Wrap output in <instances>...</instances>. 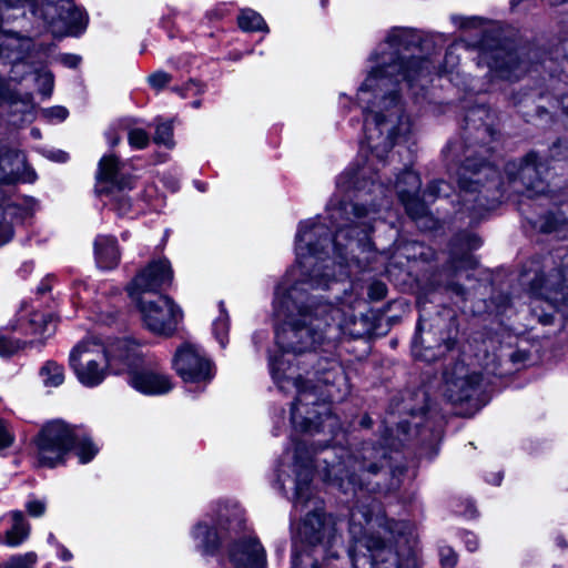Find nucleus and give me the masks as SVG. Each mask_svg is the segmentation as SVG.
<instances>
[{
  "label": "nucleus",
  "mask_w": 568,
  "mask_h": 568,
  "mask_svg": "<svg viewBox=\"0 0 568 568\" xmlns=\"http://www.w3.org/2000/svg\"><path fill=\"white\" fill-rule=\"evenodd\" d=\"M365 116L361 142L363 164L338 175L336 189L356 193V201L331 200L327 216L302 221L295 236L296 265L277 285L274 312L283 323L275 329V342L283 353L304 354L324 346L335 347L344 337L372 334L367 315L354 312L362 303L353 288L343 283L352 263H362L356 252L373 251L371 233L388 205L390 186L377 183V172L386 164L394 144L406 140L413 124L404 109H362ZM352 287L351 284H347Z\"/></svg>",
  "instance_id": "nucleus-1"
},
{
  "label": "nucleus",
  "mask_w": 568,
  "mask_h": 568,
  "mask_svg": "<svg viewBox=\"0 0 568 568\" xmlns=\"http://www.w3.org/2000/svg\"><path fill=\"white\" fill-rule=\"evenodd\" d=\"M393 429L386 428L383 439L388 446H376L373 442H364L351 453L339 448L322 449V457H315L317 448L307 438L293 440V449H286L276 468L278 489L287 494L292 490L294 506L313 505L302 520L298 529L300 540L293 544L292 552L312 554L325 560H338L343 551L342 537L337 529L336 518L327 514L322 501L314 499L311 491L314 468L322 479L336 486L344 494L355 498L352 509L359 504L369 505L375 500L372 493H390L402 485L406 468L392 465L390 449H397L403 439L389 443Z\"/></svg>",
  "instance_id": "nucleus-2"
},
{
  "label": "nucleus",
  "mask_w": 568,
  "mask_h": 568,
  "mask_svg": "<svg viewBox=\"0 0 568 568\" xmlns=\"http://www.w3.org/2000/svg\"><path fill=\"white\" fill-rule=\"evenodd\" d=\"M488 120L486 106L468 110L464 119L463 141L447 145L454 159L463 152L464 160L457 172L458 211L467 213L470 222L483 219L503 197L499 171L488 162L493 150L490 144L495 141V131Z\"/></svg>",
  "instance_id": "nucleus-3"
},
{
  "label": "nucleus",
  "mask_w": 568,
  "mask_h": 568,
  "mask_svg": "<svg viewBox=\"0 0 568 568\" xmlns=\"http://www.w3.org/2000/svg\"><path fill=\"white\" fill-rule=\"evenodd\" d=\"M283 358L271 357L270 368L272 378L281 390L290 386L297 392L291 408V422L295 429L304 433H324L329 439L341 429L339 420L331 412L327 402H339L349 394V384L343 366L331 357L317 358L313 365L312 377L304 379L300 374H286ZM292 365H288V369Z\"/></svg>",
  "instance_id": "nucleus-4"
},
{
  "label": "nucleus",
  "mask_w": 568,
  "mask_h": 568,
  "mask_svg": "<svg viewBox=\"0 0 568 568\" xmlns=\"http://www.w3.org/2000/svg\"><path fill=\"white\" fill-rule=\"evenodd\" d=\"M349 535L353 568H417L410 523L387 518L375 500L351 510Z\"/></svg>",
  "instance_id": "nucleus-5"
},
{
  "label": "nucleus",
  "mask_w": 568,
  "mask_h": 568,
  "mask_svg": "<svg viewBox=\"0 0 568 568\" xmlns=\"http://www.w3.org/2000/svg\"><path fill=\"white\" fill-rule=\"evenodd\" d=\"M139 356V344L130 338L116 341L109 349L99 343L82 341L72 348L69 365L83 386L95 387L104 381L109 367L123 361L131 365V358Z\"/></svg>",
  "instance_id": "nucleus-6"
},
{
  "label": "nucleus",
  "mask_w": 568,
  "mask_h": 568,
  "mask_svg": "<svg viewBox=\"0 0 568 568\" xmlns=\"http://www.w3.org/2000/svg\"><path fill=\"white\" fill-rule=\"evenodd\" d=\"M244 528V509L235 503H219L190 530L194 550L202 557H221L234 534Z\"/></svg>",
  "instance_id": "nucleus-7"
},
{
  "label": "nucleus",
  "mask_w": 568,
  "mask_h": 568,
  "mask_svg": "<svg viewBox=\"0 0 568 568\" xmlns=\"http://www.w3.org/2000/svg\"><path fill=\"white\" fill-rule=\"evenodd\" d=\"M34 444L39 464L50 468L63 463L70 449H74L81 464H88L99 453V447L83 427L61 420L45 424Z\"/></svg>",
  "instance_id": "nucleus-8"
},
{
  "label": "nucleus",
  "mask_w": 568,
  "mask_h": 568,
  "mask_svg": "<svg viewBox=\"0 0 568 568\" xmlns=\"http://www.w3.org/2000/svg\"><path fill=\"white\" fill-rule=\"evenodd\" d=\"M394 187L407 214L423 229H433L436 225V221L429 215L427 201L448 196L452 190L450 185L443 180L433 181L424 192L425 199L422 200L418 195L420 189L419 175L409 169H405L397 176Z\"/></svg>",
  "instance_id": "nucleus-9"
},
{
  "label": "nucleus",
  "mask_w": 568,
  "mask_h": 568,
  "mask_svg": "<svg viewBox=\"0 0 568 568\" xmlns=\"http://www.w3.org/2000/svg\"><path fill=\"white\" fill-rule=\"evenodd\" d=\"M530 286L556 310L568 308V248L558 247L544 257Z\"/></svg>",
  "instance_id": "nucleus-10"
},
{
  "label": "nucleus",
  "mask_w": 568,
  "mask_h": 568,
  "mask_svg": "<svg viewBox=\"0 0 568 568\" xmlns=\"http://www.w3.org/2000/svg\"><path fill=\"white\" fill-rule=\"evenodd\" d=\"M217 564L220 568H266L265 549L250 532L245 518L244 528L232 536Z\"/></svg>",
  "instance_id": "nucleus-11"
},
{
  "label": "nucleus",
  "mask_w": 568,
  "mask_h": 568,
  "mask_svg": "<svg viewBox=\"0 0 568 568\" xmlns=\"http://www.w3.org/2000/svg\"><path fill=\"white\" fill-rule=\"evenodd\" d=\"M135 304L144 326L156 335L172 336L183 317L182 310L168 295H160L156 300L138 298Z\"/></svg>",
  "instance_id": "nucleus-12"
},
{
  "label": "nucleus",
  "mask_w": 568,
  "mask_h": 568,
  "mask_svg": "<svg viewBox=\"0 0 568 568\" xmlns=\"http://www.w3.org/2000/svg\"><path fill=\"white\" fill-rule=\"evenodd\" d=\"M173 367L185 383L191 384H207L215 375L213 362L202 348L191 343H184L176 349Z\"/></svg>",
  "instance_id": "nucleus-13"
},
{
  "label": "nucleus",
  "mask_w": 568,
  "mask_h": 568,
  "mask_svg": "<svg viewBox=\"0 0 568 568\" xmlns=\"http://www.w3.org/2000/svg\"><path fill=\"white\" fill-rule=\"evenodd\" d=\"M140 356L132 359L131 365L123 361V365L129 369V384L138 392L145 395H164L173 388L170 377L160 371L156 366L144 364L142 352L139 347Z\"/></svg>",
  "instance_id": "nucleus-14"
},
{
  "label": "nucleus",
  "mask_w": 568,
  "mask_h": 568,
  "mask_svg": "<svg viewBox=\"0 0 568 568\" xmlns=\"http://www.w3.org/2000/svg\"><path fill=\"white\" fill-rule=\"evenodd\" d=\"M173 271L168 258L151 261L128 285L129 296L136 302L144 293H156L171 285Z\"/></svg>",
  "instance_id": "nucleus-15"
},
{
  "label": "nucleus",
  "mask_w": 568,
  "mask_h": 568,
  "mask_svg": "<svg viewBox=\"0 0 568 568\" xmlns=\"http://www.w3.org/2000/svg\"><path fill=\"white\" fill-rule=\"evenodd\" d=\"M478 64H485L491 77L508 81L519 79L528 70L526 62L519 59L517 52L504 47L480 50Z\"/></svg>",
  "instance_id": "nucleus-16"
},
{
  "label": "nucleus",
  "mask_w": 568,
  "mask_h": 568,
  "mask_svg": "<svg viewBox=\"0 0 568 568\" xmlns=\"http://www.w3.org/2000/svg\"><path fill=\"white\" fill-rule=\"evenodd\" d=\"M516 164L509 163L507 165V174L510 181L516 182L519 180L525 186L524 195L528 199L534 196L544 195L548 190V184L545 183L541 178V173L546 169V165L540 161L539 156L531 152L520 163L517 174L515 175L514 169Z\"/></svg>",
  "instance_id": "nucleus-17"
},
{
  "label": "nucleus",
  "mask_w": 568,
  "mask_h": 568,
  "mask_svg": "<svg viewBox=\"0 0 568 568\" xmlns=\"http://www.w3.org/2000/svg\"><path fill=\"white\" fill-rule=\"evenodd\" d=\"M481 375L469 373L464 364H456L452 373L445 374V394L454 403L474 399L480 394Z\"/></svg>",
  "instance_id": "nucleus-18"
},
{
  "label": "nucleus",
  "mask_w": 568,
  "mask_h": 568,
  "mask_svg": "<svg viewBox=\"0 0 568 568\" xmlns=\"http://www.w3.org/2000/svg\"><path fill=\"white\" fill-rule=\"evenodd\" d=\"M54 9L57 17L65 24L68 36H78L84 31L88 18L82 9L74 6L72 0H44Z\"/></svg>",
  "instance_id": "nucleus-19"
},
{
  "label": "nucleus",
  "mask_w": 568,
  "mask_h": 568,
  "mask_svg": "<svg viewBox=\"0 0 568 568\" xmlns=\"http://www.w3.org/2000/svg\"><path fill=\"white\" fill-rule=\"evenodd\" d=\"M133 189V180H128L125 183H113L111 186L97 187L100 196L108 199L105 204H109L112 210L116 211L119 215H125L131 211V199L126 195L125 191Z\"/></svg>",
  "instance_id": "nucleus-20"
},
{
  "label": "nucleus",
  "mask_w": 568,
  "mask_h": 568,
  "mask_svg": "<svg viewBox=\"0 0 568 568\" xmlns=\"http://www.w3.org/2000/svg\"><path fill=\"white\" fill-rule=\"evenodd\" d=\"M94 256L102 270H112L120 262V250L114 236L98 235L94 240Z\"/></svg>",
  "instance_id": "nucleus-21"
},
{
  "label": "nucleus",
  "mask_w": 568,
  "mask_h": 568,
  "mask_svg": "<svg viewBox=\"0 0 568 568\" xmlns=\"http://www.w3.org/2000/svg\"><path fill=\"white\" fill-rule=\"evenodd\" d=\"M98 185L105 183V186H111L113 183H125L132 180L121 173V163L115 155H104L99 161L97 172Z\"/></svg>",
  "instance_id": "nucleus-22"
},
{
  "label": "nucleus",
  "mask_w": 568,
  "mask_h": 568,
  "mask_svg": "<svg viewBox=\"0 0 568 568\" xmlns=\"http://www.w3.org/2000/svg\"><path fill=\"white\" fill-rule=\"evenodd\" d=\"M423 331L422 321L419 320L416 327V334L413 338L412 343V352L416 358L422 361L432 362L435 361L438 356L443 355L444 352L449 351L454 347L455 342L450 338H442V343L437 345V352L432 351V346L423 349V343L420 332Z\"/></svg>",
  "instance_id": "nucleus-23"
},
{
  "label": "nucleus",
  "mask_w": 568,
  "mask_h": 568,
  "mask_svg": "<svg viewBox=\"0 0 568 568\" xmlns=\"http://www.w3.org/2000/svg\"><path fill=\"white\" fill-rule=\"evenodd\" d=\"M12 525L4 534L3 544L8 547H19L30 535V525L26 520L21 510H12L9 513Z\"/></svg>",
  "instance_id": "nucleus-24"
},
{
  "label": "nucleus",
  "mask_w": 568,
  "mask_h": 568,
  "mask_svg": "<svg viewBox=\"0 0 568 568\" xmlns=\"http://www.w3.org/2000/svg\"><path fill=\"white\" fill-rule=\"evenodd\" d=\"M26 333L32 335H39L43 338H48L54 334L57 323L53 317L49 314L33 313L31 314Z\"/></svg>",
  "instance_id": "nucleus-25"
},
{
  "label": "nucleus",
  "mask_w": 568,
  "mask_h": 568,
  "mask_svg": "<svg viewBox=\"0 0 568 568\" xmlns=\"http://www.w3.org/2000/svg\"><path fill=\"white\" fill-rule=\"evenodd\" d=\"M219 316L213 321L212 331L216 341L220 343L222 348H225L229 342V329H230V316L225 308L224 302L219 303Z\"/></svg>",
  "instance_id": "nucleus-26"
},
{
  "label": "nucleus",
  "mask_w": 568,
  "mask_h": 568,
  "mask_svg": "<svg viewBox=\"0 0 568 568\" xmlns=\"http://www.w3.org/2000/svg\"><path fill=\"white\" fill-rule=\"evenodd\" d=\"M237 23L243 31H268L263 17L252 9H243L237 18Z\"/></svg>",
  "instance_id": "nucleus-27"
},
{
  "label": "nucleus",
  "mask_w": 568,
  "mask_h": 568,
  "mask_svg": "<svg viewBox=\"0 0 568 568\" xmlns=\"http://www.w3.org/2000/svg\"><path fill=\"white\" fill-rule=\"evenodd\" d=\"M335 560H325L312 554L292 552L291 568H335Z\"/></svg>",
  "instance_id": "nucleus-28"
},
{
  "label": "nucleus",
  "mask_w": 568,
  "mask_h": 568,
  "mask_svg": "<svg viewBox=\"0 0 568 568\" xmlns=\"http://www.w3.org/2000/svg\"><path fill=\"white\" fill-rule=\"evenodd\" d=\"M43 384L47 387H58L64 382V368L54 361H48L40 369Z\"/></svg>",
  "instance_id": "nucleus-29"
},
{
  "label": "nucleus",
  "mask_w": 568,
  "mask_h": 568,
  "mask_svg": "<svg viewBox=\"0 0 568 568\" xmlns=\"http://www.w3.org/2000/svg\"><path fill=\"white\" fill-rule=\"evenodd\" d=\"M534 227L539 229L542 233H552L560 231L566 224V219L562 217L561 213H548L544 216H539L536 220L529 219Z\"/></svg>",
  "instance_id": "nucleus-30"
},
{
  "label": "nucleus",
  "mask_w": 568,
  "mask_h": 568,
  "mask_svg": "<svg viewBox=\"0 0 568 568\" xmlns=\"http://www.w3.org/2000/svg\"><path fill=\"white\" fill-rule=\"evenodd\" d=\"M153 140L156 144H163L168 148H172L174 145L172 123L158 122Z\"/></svg>",
  "instance_id": "nucleus-31"
},
{
  "label": "nucleus",
  "mask_w": 568,
  "mask_h": 568,
  "mask_svg": "<svg viewBox=\"0 0 568 568\" xmlns=\"http://www.w3.org/2000/svg\"><path fill=\"white\" fill-rule=\"evenodd\" d=\"M37 558V554L33 551L16 555L9 558L3 568H33Z\"/></svg>",
  "instance_id": "nucleus-32"
},
{
  "label": "nucleus",
  "mask_w": 568,
  "mask_h": 568,
  "mask_svg": "<svg viewBox=\"0 0 568 568\" xmlns=\"http://www.w3.org/2000/svg\"><path fill=\"white\" fill-rule=\"evenodd\" d=\"M172 91L179 94L182 99H185L204 93L205 85L195 80H190L181 87H173Z\"/></svg>",
  "instance_id": "nucleus-33"
},
{
  "label": "nucleus",
  "mask_w": 568,
  "mask_h": 568,
  "mask_svg": "<svg viewBox=\"0 0 568 568\" xmlns=\"http://www.w3.org/2000/svg\"><path fill=\"white\" fill-rule=\"evenodd\" d=\"M37 82L40 93L49 98L53 91V74L48 70L40 71L37 74Z\"/></svg>",
  "instance_id": "nucleus-34"
},
{
  "label": "nucleus",
  "mask_w": 568,
  "mask_h": 568,
  "mask_svg": "<svg viewBox=\"0 0 568 568\" xmlns=\"http://www.w3.org/2000/svg\"><path fill=\"white\" fill-rule=\"evenodd\" d=\"M129 144L134 149H144L149 144V134L143 129H131L128 133Z\"/></svg>",
  "instance_id": "nucleus-35"
},
{
  "label": "nucleus",
  "mask_w": 568,
  "mask_h": 568,
  "mask_svg": "<svg viewBox=\"0 0 568 568\" xmlns=\"http://www.w3.org/2000/svg\"><path fill=\"white\" fill-rule=\"evenodd\" d=\"M16 440L14 433L4 419L0 418V452L13 445Z\"/></svg>",
  "instance_id": "nucleus-36"
},
{
  "label": "nucleus",
  "mask_w": 568,
  "mask_h": 568,
  "mask_svg": "<svg viewBox=\"0 0 568 568\" xmlns=\"http://www.w3.org/2000/svg\"><path fill=\"white\" fill-rule=\"evenodd\" d=\"M172 81V75L159 70L148 77V82L154 90L164 89Z\"/></svg>",
  "instance_id": "nucleus-37"
},
{
  "label": "nucleus",
  "mask_w": 568,
  "mask_h": 568,
  "mask_svg": "<svg viewBox=\"0 0 568 568\" xmlns=\"http://www.w3.org/2000/svg\"><path fill=\"white\" fill-rule=\"evenodd\" d=\"M439 561L443 568H454L457 564V554L449 546L439 548Z\"/></svg>",
  "instance_id": "nucleus-38"
},
{
  "label": "nucleus",
  "mask_w": 568,
  "mask_h": 568,
  "mask_svg": "<svg viewBox=\"0 0 568 568\" xmlns=\"http://www.w3.org/2000/svg\"><path fill=\"white\" fill-rule=\"evenodd\" d=\"M21 343L18 339L0 335V356H10L21 348Z\"/></svg>",
  "instance_id": "nucleus-39"
},
{
  "label": "nucleus",
  "mask_w": 568,
  "mask_h": 568,
  "mask_svg": "<svg viewBox=\"0 0 568 568\" xmlns=\"http://www.w3.org/2000/svg\"><path fill=\"white\" fill-rule=\"evenodd\" d=\"M387 294V287L385 283L381 281H374L368 285L367 295L373 302L383 300Z\"/></svg>",
  "instance_id": "nucleus-40"
},
{
  "label": "nucleus",
  "mask_w": 568,
  "mask_h": 568,
  "mask_svg": "<svg viewBox=\"0 0 568 568\" xmlns=\"http://www.w3.org/2000/svg\"><path fill=\"white\" fill-rule=\"evenodd\" d=\"M26 509L31 517H41L47 510V503L43 499L30 498L26 503Z\"/></svg>",
  "instance_id": "nucleus-41"
},
{
  "label": "nucleus",
  "mask_w": 568,
  "mask_h": 568,
  "mask_svg": "<svg viewBox=\"0 0 568 568\" xmlns=\"http://www.w3.org/2000/svg\"><path fill=\"white\" fill-rule=\"evenodd\" d=\"M453 22L459 28H477L483 24V19L479 17H462V16H453Z\"/></svg>",
  "instance_id": "nucleus-42"
},
{
  "label": "nucleus",
  "mask_w": 568,
  "mask_h": 568,
  "mask_svg": "<svg viewBox=\"0 0 568 568\" xmlns=\"http://www.w3.org/2000/svg\"><path fill=\"white\" fill-rule=\"evenodd\" d=\"M43 115L48 120H51V121L55 120L58 122H62L68 118L69 111L64 106L57 105V106L45 109L43 111Z\"/></svg>",
  "instance_id": "nucleus-43"
},
{
  "label": "nucleus",
  "mask_w": 568,
  "mask_h": 568,
  "mask_svg": "<svg viewBox=\"0 0 568 568\" xmlns=\"http://www.w3.org/2000/svg\"><path fill=\"white\" fill-rule=\"evenodd\" d=\"M459 58L454 53L453 48L446 51L443 72H452L458 64Z\"/></svg>",
  "instance_id": "nucleus-44"
},
{
  "label": "nucleus",
  "mask_w": 568,
  "mask_h": 568,
  "mask_svg": "<svg viewBox=\"0 0 568 568\" xmlns=\"http://www.w3.org/2000/svg\"><path fill=\"white\" fill-rule=\"evenodd\" d=\"M59 61L67 68L74 69L81 62V57L72 53H63L59 57Z\"/></svg>",
  "instance_id": "nucleus-45"
},
{
  "label": "nucleus",
  "mask_w": 568,
  "mask_h": 568,
  "mask_svg": "<svg viewBox=\"0 0 568 568\" xmlns=\"http://www.w3.org/2000/svg\"><path fill=\"white\" fill-rule=\"evenodd\" d=\"M476 261L474 256L469 253L463 255L462 260L454 262V267L456 270L460 267H475Z\"/></svg>",
  "instance_id": "nucleus-46"
},
{
  "label": "nucleus",
  "mask_w": 568,
  "mask_h": 568,
  "mask_svg": "<svg viewBox=\"0 0 568 568\" xmlns=\"http://www.w3.org/2000/svg\"><path fill=\"white\" fill-rule=\"evenodd\" d=\"M48 158L51 159L52 161L63 163V162L68 161L69 155L64 151L55 150V151H50L48 153Z\"/></svg>",
  "instance_id": "nucleus-47"
},
{
  "label": "nucleus",
  "mask_w": 568,
  "mask_h": 568,
  "mask_svg": "<svg viewBox=\"0 0 568 568\" xmlns=\"http://www.w3.org/2000/svg\"><path fill=\"white\" fill-rule=\"evenodd\" d=\"M529 354L525 351H515L510 355V359L515 364L524 363L528 359Z\"/></svg>",
  "instance_id": "nucleus-48"
},
{
  "label": "nucleus",
  "mask_w": 568,
  "mask_h": 568,
  "mask_svg": "<svg viewBox=\"0 0 568 568\" xmlns=\"http://www.w3.org/2000/svg\"><path fill=\"white\" fill-rule=\"evenodd\" d=\"M465 544L469 551H475L478 548V540L474 534L467 532L465 535Z\"/></svg>",
  "instance_id": "nucleus-49"
},
{
  "label": "nucleus",
  "mask_w": 568,
  "mask_h": 568,
  "mask_svg": "<svg viewBox=\"0 0 568 568\" xmlns=\"http://www.w3.org/2000/svg\"><path fill=\"white\" fill-rule=\"evenodd\" d=\"M480 244V239L476 235H466V246L469 251L478 248Z\"/></svg>",
  "instance_id": "nucleus-50"
},
{
  "label": "nucleus",
  "mask_w": 568,
  "mask_h": 568,
  "mask_svg": "<svg viewBox=\"0 0 568 568\" xmlns=\"http://www.w3.org/2000/svg\"><path fill=\"white\" fill-rule=\"evenodd\" d=\"M446 290L453 292L457 296H464V287L455 282H450L446 285Z\"/></svg>",
  "instance_id": "nucleus-51"
},
{
  "label": "nucleus",
  "mask_w": 568,
  "mask_h": 568,
  "mask_svg": "<svg viewBox=\"0 0 568 568\" xmlns=\"http://www.w3.org/2000/svg\"><path fill=\"white\" fill-rule=\"evenodd\" d=\"M58 547L60 549V558L63 561H70L73 558V555L71 554V551L68 550L65 547H63L62 545H58Z\"/></svg>",
  "instance_id": "nucleus-52"
},
{
  "label": "nucleus",
  "mask_w": 568,
  "mask_h": 568,
  "mask_svg": "<svg viewBox=\"0 0 568 568\" xmlns=\"http://www.w3.org/2000/svg\"><path fill=\"white\" fill-rule=\"evenodd\" d=\"M558 103L561 106L562 114L568 118V94L561 97Z\"/></svg>",
  "instance_id": "nucleus-53"
},
{
  "label": "nucleus",
  "mask_w": 568,
  "mask_h": 568,
  "mask_svg": "<svg viewBox=\"0 0 568 568\" xmlns=\"http://www.w3.org/2000/svg\"><path fill=\"white\" fill-rule=\"evenodd\" d=\"M396 432H400L404 436H406L408 433V424L406 422L398 423Z\"/></svg>",
  "instance_id": "nucleus-54"
},
{
  "label": "nucleus",
  "mask_w": 568,
  "mask_h": 568,
  "mask_svg": "<svg viewBox=\"0 0 568 568\" xmlns=\"http://www.w3.org/2000/svg\"><path fill=\"white\" fill-rule=\"evenodd\" d=\"M49 278L44 280L40 286L38 287V292L41 294H44L45 292L50 291V285L48 284Z\"/></svg>",
  "instance_id": "nucleus-55"
},
{
  "label": "nucleus",
  "mask_w": 568,
  "mask_h": 568,
  "mask_svg": "<svg viewBox=\"0 0 568 568\" xmlns=\"http://www.w3.org/2000/svg\"><path fill=\"white\" fill-rule=\"evenodd\" d=\"M106 136H108V140H109V144L111 146H115L119 142H120V138L119 136H111V133H106Z\"/></svg>",
  "instance_id": "nucleus-56"
},
{
  "label": "nucleus",
  "mask_w": 568,
  "mask_h": 568,
  "mask_svg": "<svg viewBox=\"0 0 568 568\" xmlns=\"http://www.w3.org/2000/svg\"><path fill=\"white\" fill-rule=\"evenodd\" d=\"M503 476L500 473H497L494 475L493 479L490 480L494 485H499L501 483Z\"/></svg>",
  "instance_id": "nucleus-57"
},
{
  "label": "nucleus",
  "mask_w": 568,
  "mask_h": 568,
  "mask_svg": "<svg viewBox=\"0 0 568 568\" xmlns=\"http://www.w3.org/2000/svg\"><path fill=\"white\" fill-rule=\"evenodd\" d=\"M4 91H6V82H4V80L0 77V98L4 94Z\"/></svg>",
  "instance_id": "nucleus-58"
},
{
  "label": "nucleus",
  "mask_w": 568,
  "mask_h": 568,
  "mask_svg": "<svg viewBox=\"0 0 568 568\" xmlns=\"http://www.w3.org/2000/svg\"><path fill=\"white\" fill-rule=\"evenodd\" d=\"M48 541L50 544H52V545H57V546L59 545L58 541H57V538H55V536L53 534H49Z\"/></svg>",
  "instance_id": "nucleus-59"
},
{
  "label": "nucleus",
  "mask_w": 568,
  "mask_h": 568,
  "mask_svg": "<svg viewBox=\"0 0 568 568\" xmlns=\"http://www.w3.org/2000/svg\"><path fill=\"white\" fill-rule=\"evenodd\" d=\"M557 542L560 547H567V542L565 541V539L562 537H558Z\"/></svg>",
  "instance_id": "nucleus-60"
},
{
  "label": "nucleus",
  "mask_w": 568,
  "mask_h": 568,
  "mask_svg": "<svg viewBox=\"0 0 568 568\" xmlns=\"http://www.w3.org/2000/svg\"><path fill=\"white\" fill-rule=\"evenodd\" d=\"M201 104H202V101H201V100H195V101H193V102H192V104H191V105H192V108H194V109H199V108L201 106Z\"/></svg>",
  "instance_id": "nucleus-61"
},
{
  "label": "nucleus",
  "mask_w": 568,
  "mask_h": 568,
  "mask_svg": "<svg viewBox=\"0 0 568 568\" xmlns=\"http://www.w3.org/2000/svg\"><path fill=\"white\" fill-rule=\"evenodd\" d=\"M524 0H510V6L511 8H516L520 2H523Z\"/></svg>",
  "instance_id": "nucleus-62"
},
{
  "label": "nucleus",
  "mask_w": 568,
  "mask_h": 568,
  "mask_svg": "<svg viewBox=\"0 0 568 568\" xmlns=\"http://www.w3.org/2000/svg\"><path fill=\"white\" fill-rule=\"evenodd\" d=\"M264 337H265V336H264L263 334H258V333H256V334H254V335H253V341H254V343H257V338L263 339Z\"/></svg>",
  "instance_id": "nucleus-63"
},
{
  "label": "nucleus",
  "mask_w": 568,
  "mask_h": 568,
  "mask_svg": "<svg viewBox=\"0 0 568 568\" xmlns=\"http://www.w3.org/2000/svg\"><path fill=\"white\" fill-rule=\"evenodd\" d=\"M7 175H8V174H7V172H6V171H1V172H0V182L4 181V180H6V178H7Z\"/></svg>",
  "instance_id": "nucleus-64"
}]
</instances>
